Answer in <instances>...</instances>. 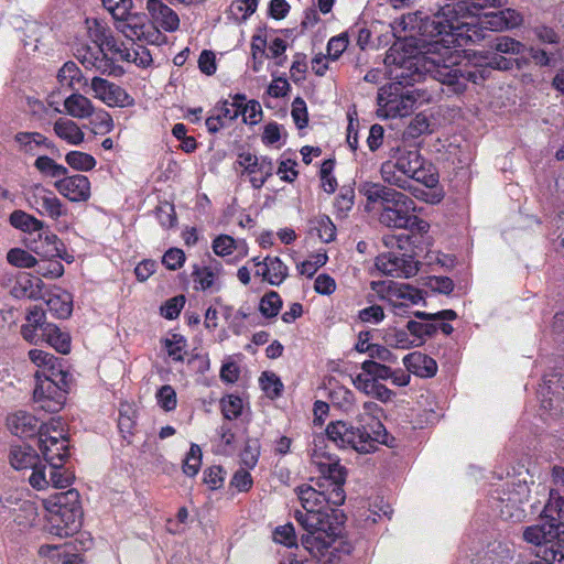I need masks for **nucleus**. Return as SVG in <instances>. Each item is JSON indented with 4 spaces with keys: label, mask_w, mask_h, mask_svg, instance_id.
Returning <instances> with one entry per match:
<instances>
[{
    "label": "nucleus",
    "mask_w": 564,
    "mask_h": 564,
    "mask_svg": "<svg viewBox=\"0 0 564 564\" xmlns=\"http://www.w3.org/2000/svg\"><path fill=\"white\" fill-rule=\"evenodd\" d=\"M48 311L57 318H67L73 311V296L70 293L63 291L52 294L46 300Z\"/></svg>",
    "instance_id": "obj_34"
},
{
    "label": "nucleus",
    "mask_w": 564,
    "mask_h": 564,
    "mask_svg": "<svg viewBox=\"0 0 564 564\" xmlns=\"http://www.w3.org/2000/svg\"><path fill=\"white\" fill-rule=\"evenodd\" d=\"M361 193L370 203H380L379 220L390 228H408L415 220V203L405 194L379 183H366Z\"/></svg>",
    "instance_id": "obj_10"
},
{
    "label": "nucleus",
    "mask_w": 564,
    "mask_h": 564,
    "mask_svg": "<svg viewBox=\"0 0 564 564\" xmlns=\"http://www.w3.org/2000/svg\"><path fill=\"white\" fill-rule=\"evenodd\" d=\"M133 104V99L120 86L108 83V107H127Z\"/></svg>",
    "instance_id": "obj_52"
},
{
    "label": "nucleus",
    "mask_w": 564,
    "mask_h": 564,
    "mask_svg": "<svg viewBox=\"0 0 564 564\" xmlns=\"http://www.w3.org/2000/svg\"><path fill=\"white\" fill-rule=\"evenodd\" d=\"M135 426V409L131 403L124 402L120 404L118 429L121 436L129 443Z\"/></svg>",
    "instance_id": "obj_38"
},
{
    "label": "nucleus",
    "mask_w": 564,
    "mask_h": 564,
    "mask_svg": "<svg viewBox=\"0 0 564 564\" xmlns=\"http://www.w3.org/2000/svg\"><path fill=\"white\" fill-rule=\"evenodd\" d=\"M44 283L39 276L22 273L18 276L11 289V294L17 299L37 300L43 296Z\"/></svg>",
    "instance_id": "obj_25"
},
{
    "label": "nucleus",
    "mask_w": 564,
    "mask_h": 564,
    "mask_svg": "<svg viewBox=\"0 0 564 564\" xmlns=\"http://www.w3.org/2000/svg\"><path fill=\"white\" fill-rule=\"evenodd\" d=\"M28 203L41 216H47L52 219H57L65 214L59 198L52 191L40 184L31 188L28 194Z\"/></svg>",
    "instance_id": "obj_18"
},
{
    "label": "nucleus",
    "mask_w": 564,
    "mask_h": 564,
    "mask_svg": "<svg viewBox=\"0 0 564 564\" xmlns=\"http://www.w3.org/2000/svg\"><path fill=\"white\" fill-rule=\"evenodd\" d=\"M291 116L299 129H303L307 126V108L305 101L302 98L297 97L293 100Z\"/></svg>",
    "instance_id": "obj_62"
},
{
    "label": "nucleus",
    "mask_w": 564,
    "mask_h": 564,
    "mask_svg": "<svg viewBox=\"0 0 564 564\" xmlns=\"http://www.w3.org/2000/svg\"><path fill=\"white\" fill-rule=\"evenodd\" d=\"M48 423H40L33 414L19 411L8 417V427L12 434L20 437H31L37 435L40 438V430L44 429Z\"/></svg>",
    "instance_id": "obj_21"
},
{
    "label": "nucleus",
    "mask_w": 564,
    "mask_h": 564,
    "mask_svg": "<svg viewBox=\"0 0 564 564\" xmlns=\"http://www.w3.org/2000/svg\"><path fill=\"white\" fill-rule=\"evenodd\" d=\"M281 307L282 300L280 295L274 291H270L264 294L259 304V311L263 316L268 318L276 316Z\"/></svg>",
    "instance_id": "obj_47"
},
{
    "label": "nucleus",
    "mask_w": 564,
    "mask_h": 564,
    "mask_svg": "<svg viewBox=\"0 0 564 564\" xmlns=\"http://www.w3.org/2000/svg\"><path fill=\"white\" fill-rule=\"evenodd\" d=\"M35 378L33 400L37 409L47 413H56L62 410L72 384V376L62 368L58 358L45 369H39L35 372Z\"/></svg>",
    "instance_id": "obj_12"
},
{
    "label": "nucleus",
    "mask_w": 564,
    "mask_h": 564,
    "mask_svg": "<svg viewBox=\"0 0 564 564\" xmlns=\"http://www.w3.org/2000/svg\"><path fill=\"white\" fill-rule=\"evenodd\" d=\"M357 425L344 421L332 422L326 427V437L339 448H351L360 454L376 451L378 444L392 446L386 427L380 421H375V434L366 429L362 415L356 416Z\"/></svg>",
    "instance_id": "obj_9"
},
{
    "label": "nucleus",
    "mask_w": 564,
    "mask_h": 564,
    "mask_svg": "<svg viewBox=\"0 0 564 564\" xmlns=\"http://www.w3.org/2000/svg\"><path fill=\"white\" fill-rule=\"evenodd\" d=\"M343 516L333 508L303 512L295 511V519L304 529L302 545L312 554H323L340 534Z\"/></svg>",
    "instance_id": "obj_8"
},
{
    "label": "nucleus",
    "mask_w": 564,
    "mask_h": 564,
    "mask_svg": "<svg viewBox=\"0 0 564 564\" xmlns=\"http://www.w3.org/2000/svg\"><path fill=\"white\" fill-rule=\"evenodd\" d=\"M384 341L389 346L400 349L417 347V343L414 341L408 329L389 330L384 336Z\"/></svg>",
    "instance_id": "obj_43"
},
{
    "label": "nucleus",
    "mask_w": 564,
    "mask_h": 564,
    "mask_svg": "<svg viewBox=\"0 0 564 564\" xmlns=\"http://www.w3.org/2000/svg\"><path fill=\"white\" fill-rule=\"evenodd\" d=\"M384 64L390 67L394 82L380 88L378 105L390 117H405L412 112L416 102L414 90L408 89V86H413L423 77L419 68L420 58L406 56L394 44L388 51Z\"/></svg>",
    "instance_id": "obj_3"
},
{
    "label": "nucleus",
    "mask_w": 564,
    "mask_h": 564,
    "mask_svg": "<svg viewBox=\"0 0 564 564\" xmlns=\"http://www.w3.org/2000/svg\"><path fill=\"white\" fill-rule=\"evenodd\" d=\"M455 43L435 41L422 58L424 70L454 94L464 93L467 83H482L492 69L507 70L512 67L513 59L497 53L470 55Z\"/></svg>",
    "instance_id": "obj_1"
},
{
    "label": "nucleus",
    "mask_w": 564,
    "mask_h": 564,
    "mask_svg": "<svg viewBox=\"0 0 564 564\" xmlns=\"http://www.w3.org/2000/svg\"><path fill=\"white\" fill-rule=\"evenodd\" d=\"M54 134L68 145L77 147L84 142L83 129L72 119L59 117L53 122Z\"/></svg>",
    "instance_id": "obj_24"
},
{
    "label": "nucleus",
    "mask_w": 564,
    "mask_h": 564,
    "mask_svg": "<svg viewBox=\"0 0 564 564\" xmlns=\"http://www.w3.org/2000/svg\"><path fill=\"white\" fill-rule=\"evenodd\" d=\"M376 268L386 275L404 279L414 276L419 271L417 262L412 256L394 251L379 254Z\"/></svg>",
    "instance_id": "obj_17"
},
{
    "label": "nucleus",
    "mask_w": 564,
    "mask_h": 564,
    "mask_svg": "<svg viewBox=\"0 0 564 564\" xmlns=\"http://www.w3.org/2000/svg\"><path fill=\"white\" fill-rule=\"evenodd\" d=\"M240 115L246 123L256 124L262 117L261 105L257 100H250L240 109Z\"/></svg>",
    "instance_id": "obj_64"
},
{
    "label": "nucleus",
    "mask_w": 564,
    "mask_h": 564,
    "mask_svg": "<svg viewBox=\"0 0 564 564\" xmlns=\"http://www.w3.org/2000/svg\"><path fill=\"white\" fill-rule=\"evenodd\" d=\"M36 272L45 278H59L64 273L63 264L55 259H47V261L37 262Z\"/></svg>",
    "instance_id": "obj_61"
},
{
    "label": "nucleus",
    "mask_w": 564,
    "mask_h": 564,
    "mask_svg": "<svg viewBox=\"0 0 564 564\" xmlns=\"http://www.w3.org/2000/svg\"><path fill=\"white\" fill-rule=\"evenodd\" d=\"M273 162L268 156H260V160L247 169L241 175H248L251 186L256 189H260L267 180L273 174Z\"/></svg>",
    "instance_id": "obj_32"
},
{
    "label": "nucleus",
    "mask_w": 564,
    "mask_h": 564,
    "mask_svg": "<svg viewBox=\"0 0 564 564\" xmlns=\"http://www.w3.org/2000/svg\"><path fill=\"white\" fill-rule=\"evenodd\" d=\"M403 364L410 372L421 378H432L437 371L436 361L420 351H414L404 356Z\"/></svg>",
    "instance_id": "obj_27"
},
{
    "label": "nucleus",
    "mask_w": 564,
    "mask_h": 564,
    "mask_svg": "<svg viewBox=\"0 0 564 564\" xmlns=\"http://www.w3.org/2000/svg\"><path fill=\"white\" fill-rule=\"evenodd\" d=\"M7 260L19 268H33L37 264L35 257L19 248L11 249L7 254Z\"/></svg>",
    "instance_id": "obj_54"
},
{
    "label": "nucleus",
    "mask_w": 564,
    "mask_h": 564,
    "mask_svg": "<svg viewBox=\"0 0 564 564\" xmlns=\"http://www.w3.org/2000/svg\"><path fill=\"white\" fill-rule=\"evenodd\" d=\"M39 519V508L32 500L23 499L21 497L20 503L13 516V522L18 525L28 528L36 524Z\"/></svg>",
    "instance_id": "obj_35"
},
{
    "label": "nucleus",
    "mask_w": 564,
    "mask_h": 564,
    "mask_svg": "<svg viewBox=\"0 0 564 564\" xmlns=\"http://www.w3.org/2000/svg\"><path fill=\"white\" fill-rule=\"evenodd\" d=\"M57 192L70 202H86L90 197V182L87 176L75 174L54 182Z\"/></svg>",
    "instance_id": "obj_20"
},
{
    "label": "nucleus",
    "mask_w": 564,
    "mask_h": 564,
    "mask_svg": "<svg viewBox=\"0 0 564 564\" xmlns=\"http://www.w3.org/2000/svg\"><path fill=\"white\" fill-rule=\"evenodd\" d=\"M324 442V435L316 436L311 453L312 463L316 465L322 475L317 488L310 485L297 487V496L304 509L303 512L323 509L325 505L338 507L344 503L346 498L344 490L346 469L339 464L337 457L323 452L322 445Z\"/></svg>",
    "instance_id": "obj_4"
},
{
    "label": "nucleus",
    "mask_w": 564,
    "mask_h": 564,
    "mask_svg": "<svg viewBox=\"0 0 564 564\" xmlns=\"http://www.w3.org/2000/svg\"><path fill=\"white\" fill-rule=\"evenodd\" d=\"M56 111L59 113L63 112V110L57 108ZM64 111L72 118L87 119L93 115L94 106L87 97L82 94L74 93L65 98Z\"/></svg>",
    "instance_id": "obj_30"
},
{
    "label": "nucleus",
    "mask_w": 564,
    "mask_h": 564,
    "mask_svg": "<svg viewBox=\"0 0 564 564\" xmlns=\"http://www.w3.org/2000/svg\"><path fill=\"white\" fill-rule=\"evenodd\" d=\"M46 333L41 337V343L45 341L61 354H68L70 350V337L62 332L56 325L46 326Z\"/></svg>",
    "instance_id": "obj_37"
},
{
    "label": "nucleus",
    "mask_w": 564,
    "mask_h": 564,
    "mask_svg": "<svg viewBox=\"0 0 564 564\" xmlns=\"http://www.w3.org/2000/svg\"><path fill=\"white\" fill-rule=\"evenodd\" d=\"M10 224L22 231L39 236L43 232L44 223L23 210H14L10 215Z\"/></svg>",
    "instance_id": "obj_36"
},
{
    "label": "nucleus",
    "mask_w": 564,
    "mask_h": 564,
    "mask_svg": "<svg viewBox=\"0 0 564 564\" xmlns=\"http://www.w3.org/2000/svg\"><path fill=\"white\" fill-rule=\"evenodd\" d=\"M61 247L63 242L50 231L40 232L37 239H34L31 245V249L44 259H55L59 256Z\"/></svg>",
    "instance_id": "obj_31"
},
{
    "label": "nucleus",
    "mask_w": 564,
    "mask_h": 564,
    "mask_svg": "<svg viewBox=\"0 0 564 564\" xmlns=\"http://www.w3.org/2000/svg\"><path fill=\"white\" fill-rule=\"evenodd\" d=\"M132 0H108V13L111 14L116 30L123 34L129 43H118L108 36V52L116 61L133 62L137 65L148 66L152 62L150 52L142 45L134 47V41L144 35L143 25L138 17L131 13Z\"/></svg>",
    "instance_id": "obj_6"
},
{
    "label": "nucleus",
    "mask_w": 564,
    "mask_h": 564,
    "mask_svg": "<svg viewBox=\"0 0 564 564\" xmlns=\"http://www.w3.org/2000/svg\"><path fill=\"white\" fill-rule=\"evenodd\" d=\"M362 375H367L375 380H388L392 376V369L379 361L368 359L361 366Z\"/></svg>",
    "instance_id": "obj_46"
},
{
    "label": "nucleus",
    "mask_w": 564,
    "mask_h": 564,
    "mask_svg": "<svg viewBox=\"0 0 564 564\" xmlns=\"http://www.w3.org/2000/svg\"><path fill=\"white\" fill-rule=\"evenodd\" d=\"M390 294L391 296H394L395 300H404L411 304H417L423 299L421 292L417 289L405 283L395 285L393 289H391Z\"/></svg>",
    "instance_id": "obj_56"
},
{
    "label": "nucleus",
    "mask_w": 564,
    "mask_h": 564,
    "mask_svg": "<svg viewBox=\"0 0 564 564\" xmlns=\"http://www.w3.org/2000/svg\"><path fill=\"white\" fill-rule=\"evenodd\" d=\"M327 259L328 258L326 253H316L313 254L310 259L301 262L297 265V269L302 275L311 278L318 270V268L323 267L327 262Z\"/></svg>",
    "instance_id": "obj_60"
},
{
    "label": "nucleus",
    "mask_w": 564,
    "mask_h": 564,
    "mask_svg": "<svg viewBox=\"0 0 564 564\" xmlns=\"http://www.w3.org/2000/svg\"><path fill=\"white\" fill-rule=\"evenodd\" d=\"M202 465V449L197 444H192L183 462V471L189 477H194L199 471Z\"/></svg>",
    "instance_id": "obj_50"
},
{
    "label": "nucleus",
    "mask_w": 564,
    "mask_h": 564,
    "mask_svg": "<svg viewBox=\"0 0 564 564\" xmlns=\"http://www.w3.org/2000/svg\"><path fill=\"white\" fill-rule=\"evenodd\" d=\"M220 405L225 419L235 420L241 414L243 402L241 398L229 394L221 399Z\"/></svg>",
    "instance_id": "obj_51"
},
{
    "label": "nucleus",
    "mask_w": 564,
    "mask_h": 564,
    "mask_svg": "<svg viewBox=\"0 0 564 564\" xmlns=\"http://www.w3.org/2000/svg\"><path fill=\"white\" fill-rule=\"evenodd\" d=\"M492 47L497 53L513 55L522 54L525 51L524 44L509 36L497 37Z\"/></svg>",
    "instance_id": "obj_53"
},
{
    "label": "nucleus",
    "mask_w": 564,
    "mask_h": 564,
    "mask_svg": "<svg viewBox=\"0 0 564 564\" xmlns=\"http://www.w3.org/2000/svg\"><path fill=\"white\" fill-rule=\"evenodd\" d=\"M218 268L219 263H216L215 267H196L192 274L195 289L203 291L210 289L215 284Z\"/></svg>",
    "instance_id": "obj_40"
},
{
    "label": "nucleus",
    "mask_w": 564,
    "mask_h": 564,
    "mask_svg": "<svg viewBox=\"0 0 564 564\" xmlns=\"http://www.w3.org/2000/svg\"><path fill=\"white\" fill-rule=\"evenodd\" d=\"M14 141L20 152L30 155L37 154L42 148L47 150L55 148V144L40 132H18L14 135Z\"/></svg>",
    "instance_id": "obj_28"
},
{
    "label": "nucleus",
    "mask_w": 564,
    "mask_h": 564,
    "mask_svg": "<svg viewBox=\"0 0 564 564\" xmlns=\"http://www.w3.org/2000/svg\"><path fill=\"white\" fill-rule=\"evenodd\" d=\"M259 382L268 398L275 399L281 395L283 383L274 372H262Z\"/></svg>",
    "instance_id": "obj_45"
},
{
    "label": "nucleus",
    "mask_w": 564,
    "mask_h": 564,
    "mask_svg": "<svg viewBox=\"0 0 564 564\" xmlns=\"http://www.w3.org/2000/svg\"><path fill=\"white\" fill-rule=\"evenodd\" d=\"M47 531L59 538L72 536L83 524L80 496L76 489L56 494L44 500Z\"/></svg>",
    "instance_id": "obj_11"
},
{
    "label": "nucleus",
    "mask_w": 564,
    "mask_h": 564,
    "mask_svg": "<svg viewBox=\"0 0 564 564\" xmlns=\"http://www.w3.org/2000/svg\"><path fill=\"white\" fill-rule=\"evenodd\" d=\"M164 348L169 357L174 361H183L185 348L187 346L186 338L181 334H172L163 339Z\"/></svg>",
    "instance_id": "obj_42"
},
{
    "label": "nucleus",
    "mask_w": 564,
    "mask_h": 564,
    "mask_svg": "<svg viewBox=\"0 0 564 564\" xmlns=\"http://www.w3.org/2000/svg\"><path fill=\"white\" fill-rule=\"evenodd\" d=\"M557 530H561L560 522L544 521L541 524L528 527L523 532V538L528 543L539 546V552L542 554V551L549 547L556 538Z\"/></svg>",
    "instance_id": "obj_22"
},
{
    "label": "nucleus",
    "mask_w": 564,
    "mask_h": 564,
    "mask_svg": "<svg viewBox=\"0 0 564 564\" xmlns=\"http://www.w3.org/2000/svg\"><path fill=\"white\" fill-rule=\"evenodd\" d=\"M257 274L272 285H280L288 276V267L278 258H265L263 263H257Z\"/></svg>",
    "instance_id": "obj_29"
},
{
    "label": "nucleus",
    "mask_w": 564,
    "mask_h": 564,
    "mask_svg": "<svg viewBox=\"0 0 564 564\" xmlns=\"http://www.w3.org/2000/svg\"><path fill=\"white\" fill-rule=\"evenodd\" d=\"M34 166L43 176L55 178L56 181L68 174L67 167L56 163L47 155L37 156Z\"/></svg>",
    "instance_id": "obj_39"
},
{
    "label": "nucleus",
    "mask_w": 564,
    "mask_h": 564,
    "mask_svg": "<svg viewBox=\"0 0 564 564\" xmlns=\"http://www.w3.org/2000/svg\"><path fill=\"white\" fill-rule=\"evenodd\" d=\"M354 386L360 392L375 398L380 402L387 403L392 400L394 392L367 375L359 373L354 378Z\"/></svg>",
    "instance_id": "obj_26"
},
{
    "label": "nucleus",
    "mask_w": 564,
    "mask_h": 564,
    "mask_svg": "<svg viewBox=\"0 0 564 564\" xmlns=\"http://www.w3.org/2000/svg\"><path fill=\"white\" fill-rule=\"evenodd\" d=\"M9 463L15 470L30 471L28 481L33 489L48 488L47 466L42 463L37 452L30 445H11Z\"/></svg>",
    "instance_id": "obj_14"
},
{
    "label": "nucleus",
    "mask_w": 564,
    "mask_h": 564,
    "mask_svg": "<svg viewBox=\"0 0 564 564\" xmlns=\"http://www.w3.org/2000/svg\"><path fill=\"white\" fill-rule=\"evenodd\" d=\"M91 42L80 53V62L86 68H96L105 74L106 72V52L104 45L106 36L104 29L97 20H86Z\"/></svg>",
    "instance_id": "obj_16"
},
{
    "label": "nucleus",
    "mask_w": 564,
    "mask_h": 564,
    "mask_svg": "<svg viewBox=\"0 0 564 564\" xmlns=\"http://www.w3.org/2000/svg\"><path fill=\"white\" fill-rule=\"evenodd\" d=\"M530 488L525 481L507 479L490 492V502L505 520L519 522L525 518Z\"/></svg>",
    "instance_id": "obj_13"
},
{
    "label": "nucleus",
    "mask_w": 564,
    "mask_h": 564,
    "mask_svg": "<svg viewBox=\"0 0 564 564\" xmlns=\"http://www.w3.org/2000/svg\"><path fill=\"white\" fill-rule=\"evenodd\" d=\"M46 326H52L45 321V313L42 308L33 306L26 315V324L21 327L23 338L31 344L41 343V337L46 333Z\"/></svg>",
    "instance_id": "obj_23"
},
{
    "label": "nucleus",
    "mask_w": 564,
    "mask_h": 564,
    "mask_svg": "<svg viewBox=\"0 0 564 564\" xmlns=\"http://www.w3.org/2000/svg\"><path fill=\"white\" fill-rule=\"evenodd\" d=\"M158 404L166 412L173 411L177 405L176 392L170 384L162 386L155 394Z\"/></svg>",
    "instance_id": "obj_55"
},
{
    "label": "nucleus",
    "mask_w": 564,
    "mask_h": 564,
    "mask_svg": "<svg viewBox=\"0 0 564 564\" xmlns=\"http://www.w3.org/2000/svg\"><path fill=\"white\" fill-rule=\"evenodd\" d=\"M413 314L421 321H409L406 329L414 341L417 343V346H421L427 338L436 334L438 329L436 323L440 321H453L457 317L456 312L453 310H443L437 313L416 311Z\"/></svg>",
    "instance_id": "obj_15"
},
{
    "label": "nucleus",
    "mask_w": 564,
    "mask_h": 564,
    "mask_svg": "<svg viewBox=\"0 0 564 564\" xmlns=\"http://www.w3.org/2000/svg\"><path fill=\"white\" fill-rule=\"evenodd\" d=\"M349 44L348 33H341L333 36L327 43V57L332 61H336L346 51Z\"/></svg>",
    "instance_id": "obj_58"
},
{
    "label": "nucleus",
    "mask_w": 564,
    "mask_h": 564,
    "mask_svg": "<svg viewBox=\"0 0 564 564\" xmlns=\"http://www.w3.org/2000/svg\"><path fill=\"white\" fill-rule=\"evenodd\" d=\"M544 554L547 560H553L554 563L564 564V524L561 523V530H557L556 538L552 541L549 547H545Z\"/></svg>",
    "instance_id": "obj_49"
},
{
    "label": "nucleus",
    "mask_w": 564,
    "mask_h": 564,
    "mask_svg": "<svg viewBox=\"0 0 564 564\" xmlns=\"http://www.w3.org/2000/svg\"><path fill=\"white\" fill-rule=\"evenodd\" d=\"M314 229L323 242H330L335 239L336 227L328 216H319L315 220Z\"/></svg>",
    "instance_id": "obj_57"
},
{
    "label": "nucleus",
    "mask_w": 564,
    "mask_h": 564,
    "mask_svg": "<svg viewBox=\"0 0 564 564\" xmlns=\"http://www.w3.org/2000/svg\"><path fill=\"white\" fill-rule=\"evenodd\" d=\"M184 304L185 297L183 295L172 297L161 306V314L166 319H174L180 315Z\"/></svg>",
    "instance_id": "obj_63"
},
{
    "label": "nucleus",
    "mask_w": 564,
    "mask_h": 564,
    "mask_svg": "<svg viewBox=\"0 0 564 564\" xmlns=\"http://www.w3.org/2000/svg\"><path fill=\"white\" fill-rule=\"evenodd\" d=\"M362 413L358 415H362L365 419L366 429L370 432V434H375L377 429L373 427L375 421L379 420V414L382 412V408L373 401H367L362 405Z\"/></svg>",
    "instance_id": "obj_59"
},
{
    "label": "nucleus",
    "mask_w": 564,
    "mask_h": 564,
    "mask_svg": "<svg viewBox=\"0 0 564 564\" xmlns=\"http://www.w3.org/2000/svg\"><path fill=\"white\" fill-rule=\"evenodd\" d=\"M65 161L76 171H90L96 165V160L93 155L80 151L68 152L65 155Z\"/></svg>",
    "instance_id": "obj_44"
},
{
    "label": "nucleus",
    "mask_w": 564,
    "mask_h": 564,
    "mask_svg": "<svg viewBox=\"0 0 564 564\" xmlns=\"http://www.w3.org/2000/svg\"><path fill=\"white\" fill-rule=\"evenodd\" d=\"M380 173L386 183L408 189L415 197H420L419 193L422 192L412 186V181L429 188L435 187L438 183L435 167L416 149H392L389 160L381 164Z\"/></svg>",
    "instance_id": "obj_5"
},
{
    "label": "nucleus",
    "mask_w": 564,
    "mask_h": 564,
    "mask_svg": "<svg viewBox=\"0 0 564 564\" xmlns=\"http://www.w3.org/2000/svg\"><path fill=\"white\" fill-rule=\"evenodd\" d=\"M62 87L74 88L76 82L80 80V69L74 62H66L57 74Z\"/></svg>",
    "instance_id": "obj_48"
},
{
    "label": "nucleus",
    "mask_w": 564,
    "mask_h": 564,
    "mask_svg": "<svg viewBox=\"0 0 564 564\" xmlns=\"http://www.w3.org/2000/svg\"><path fill=\"white\" fill-rule=\"evenodd\" d=\"M144 8L158 30L173 33L180 28L178 14L163 0H145Z\"/></svg>",
    "instance_id": "obj_19"
},
{
    "label": "nucleus",
    "mask_w": 564,
    "mask_h": 564,
    "mask_svg": "<svg viewBox=\"0 0 564 564\" xmlns=\"http://www.w3.org/2000/svg\"><path fill=\"white\" fill-rule=\"evenodd\" d=\"M22 494L19 491H7L0 496V522L9 519L13 520V516L20 503Z\"/></svg>",
    "instance_id": "obj_41"
},
{
    "label": "nucleus",
    "mask_w": 564,
    "mask_h": 564,
    "mask_svg": "<svg viewBox=\"0 0 564 564\" xmlns=\"http://www.w3.org/2000/svg\"><path fill=\"white\" fill-rule=\"evenodd\" d=\"M37 446L45 460L44 464L47 466L48 488H67L70 486L75 475L64 466L69 457V444L59 417H53L45 430H40Z\"/></svg>",
    "instance_id": "obj_7"
},
{
    "label": "nucleus",
    "mask_w": 564,
    "mask_h": 564,
    "mask_svg": "<svg viewBox=\"0 0 564 564\" xmlns=\"http://www.w3.org/2000/svg\"><path fill=\"white\" fill-rule=\"evenodd\" d=\"M454 4L442 7L432 17H427L423 24L424 33L431 36H443L440 42L455 43L466 46L481 41L482 30L465 19H474L485 8H502L508 0H456Z\"/></svg>",
    "instance_id": "obj_2"
},
{
    "label": "nucleus",
    "mask_w": 564,
    "mask_h": 564,
    "mask_svg": "<svg viewBox=\"0 0 564 564\" xmlns=\"http://www.w3.org/2000/svg\"><path fill=\"white\" fill-rule=\"evenodd\" d=\"M487 18V24L491 30H503L519 26L522 23V15L514 9H505L494 12Z\"/></svg>",
    "instance_id": "obj_33"
}]
</instances>
